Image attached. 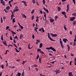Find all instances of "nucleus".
Segmentation results:
<instances>
[{
  "instance_id": "bb28decb",
  "label": "nucleus",
  "mask_w": 76,
  "mask_h": 76,
  "mask_svg": "<svg viewBox=\"0 0 76 76\" xmlns=\"http://www.w3.org/2000/svg\"><path fill=\"white\" fill-rule=\"evenodd\" d=\"M41 29H42V31L43 32H45V30H44V28H43V27H42L41 28Z\"/></svg>"
},
{
  "instance_id": "f257e3e1",
  "label": "nucleus",
  "mask_w": 76,
  "mask_h": 76,
  "mask_svg": "<svg viewBox=\"0 0 76 76\" xmlns=\"http://www.w3.org/2000/svg\"><path fill=\"white\" fill-rule=\"evenodd\" d=\"M48 38H49V39H50V41H55V40H53V39H52L51 37H50V34L49 33H48Z\"/></svg>"
},
{
  "instance_id": "49530a36",
  "label": "nucleus",
  "mask_w": 76,
  "mask_h": 76,
  "mask_svg": "<svg viewBox=\"0 0 76 76\" xmlns=\"http://www.w3.org/2000/svg\"><path fill=\"white\" fill-rule=\"evenodd\" d=\"M68 74L69 75H72V72H69Z\"/></svg>"
},
{
  "instance_id": "603ef678",
  "label": "nucleus",
  "mask_w": 76,
  "mask_h": 76,
  "mask_svg": "<svg viewBox=\"0 0 76 76\" xmlns=\"http://www.w3.org/2000/svg\"><path fill=\"white\" fill-rule=\"evenodd\" d=\"M13 41L14 43H16V41L15 40V39H13Z\"/></svg>"
},
{
  "instance_id": "a878e982",
  "label": "nucleus",
  "mask_w": 76,
  "mask_h": 76,
  "mask_svg": "<svg viewBox=\"0 0 76 76\" xmlns=\"http://www.w3.org/2000/svg\"><path fill=\"white\" fill-rule=\"evenodd\" d=\"M20 75H21V73L18 72L17 74V76H20Z\"/></svg>"
},
{
  "instance_id": "393cba45",
  "label": "nucleus",
  "mask_w": 76,
  "mask_h": 76,
  "mask_svg": "<svg viewBox=\"0 0 76 76\" xmlns=\"http://www.w3.org/2000/svg\"><path fill=\"white\" fill-rule=\"evenodd\" d=\"M7 10H9L10 9V7L9 6H7L6 8Z\"/></svg>"
},
{
  "instance_id": "de8ad7c7",
  "label": "nucleus",
  "mask_w": 76,
  "mask_h": 76,
  "mask_svg": "<svg viewBox=\"0 0 76 76\" xmlns=\"http://www.w3.org/2000/svg\"><path fill=\"white\" fill-rule=\"evenodd\" d=\"M14 45L16 48H18V47H17V45H16L15 44H14Z\"/></svg>"
},
{
  "instance_id": "7ed1b4c3",
  "label": "nucleus",
  "mask_w": 76,
  "mask_h": 76,
  "mask_svg": "<svg viewBox=\"0 0 76 76\" xmlns=\"http://www.w3.org/2000/svg\"><path fill=\"white\" fill-rule=\"evenodd\" d=\"M22 3H24V6H27V4L26 3V2L23 1H21Z\"/></svg>"
},
{
  "instance_id": "e433bc0d",
  "label": "nucleus",
  "mask_w": 76,
  "mask_h": 76,
  "mask_svg": "<svg viewBox=\"0 0 76 76\" xmlns=\"http://www.w3.org/2000/svg\"><path fill=\"white\" fill-rule=\"evenodd\" d=\"M32 1L34 4H35L36 2L35 0H32Z\"/></svg>"
},
{
  "instance_id": "e2e57ef3",
  "label": "nucleus",
  "mask_w": 76,
  "mask_h": 76,
  "mask_svg": "<svg viewBox=\"0 0 76 76\" xmlns=\"http://www.w3.org/2000/svg\"><path fill=\"white\" fill-rule=\"evenodd\" d=\"M12 16V17H15V15H14V14H13V15L12 14L11 15V16Z\"/></svg>"
},
{
  "instance_id": "2f4dec72",
  "label": "nucleus",
  "mask_w": 76,
  "mask_h": 76,
  "mask_svg": "<svg viewBox=\"0 0 76 76\" xmlns=\"http://www.w3.org/2000/svg\"><path fill=\"white\" fill-rule=\"evenodd\" d=\"M7 52H9V50H7L6 51V53H5V54H7Z\"/></svg>"
},
{
  "instance_id": "5701e85b",
  "label": "nucleus",
  "mask_w": 76,
  "mask_h": 76,
  "mask_svg": "<svg viewBox=\"0 0 76 76\" xmlns=\"http://www.w3.org/2000/svg\"><path fill=\"white\" fill-rule=\"evenodd\" d=\"M39 61L40 63H41V58L40 57L39 58Z\"/></svg>"
},
{
  "instance_id": "ea45409f",
  "label": "nucleus",
  "mask_w": 76,
  "mask_h": 76,
  "mask_svg": "<svg viewBox=\"0 0 76 76\" xmlns=\"http://www.w3.org/2000/svg\"><path fill=\"white\" fill-rule=\"evenodd\" d=\"M9 26H7L6 27V30L7 31V29H9Z\"/></svg>"
},
{
  "instance_id": "dca6fc26",
  "label": "nucleus",
  "mask_w": 76,
  "mask_h": 76,
  "mask_svg": "<svg viewBox=\"0 0 76 76\" xmlns=\"http://www.w3.org/2000/svg\"><path fill=\"white\" fill-rule=\"evenodd\" d=\"M61 13L62 15H66V12L64 11L62 12Z\"/></svg>"
},
{
  "instance_id": "c9c22d12",
  "label": "nucleus",
  "mask_w": 76,
  "mask_h": 76,
  "mask_svg": "<svg viewBox=\"0 0 76 76\" xmlns=\"http://www.w3.org/2000/svg\"><path fill=\"white\" fill-rule=\"evenodd\" d=\"M15 22V18H13L12 20V22Z\"/></svg>"
},
{
  "instance_id": "20e7f679",
  "label": "nucleus",
  "mask_w": 76,
  "mask_h": 76,
  "mask_svg": "<svg viewBox=\"0 0 76 76\" xmlns=\"http://www.w3.org/2000/svg\"><path fill=\"white\" fill-rule=\"evenodd\" d=\"M3 44L5 45V46H7V44L6 43V40H4L3 42Z\"/></svg>"
},
{
  "instance_id": "c756f323",
  "label": "nucleus",
  "mask_w": 76,
  "mask_h": 76,
  "mask_svg": "<svg viewBox=\"0 0 76 76\" xmlns=\"http://www.w3.org/2000/svg\"><path fill=\"white\" fill-rule=\"evenodd\" d=\"M41 51V50L40 49H37V51L38 52H39Z\"/></svg>"
},
{
  "instance_id": "aec40b11",
  "label": "nucleus",
  "mask_w": 76,
  "mask_h": 76,
  "mask_svg": "<svg viewBox=\"0 0 76 76\" xmlns=\"http://www.w3.org/2000/svg\"><path fill=\"white\" fill-rule=\"evenodd\" d=\"M58 19V16H56L55 17V20L56 21L57 20V19Z\"/></svg>"
},
{
  "instance_id": "473e14b6",
  "label": "nucleus",
  "mask_w": 76,
  "mask_h": 76,
  "mask_svg": "<svg viewBox=\"0 0 76 76\" xmlns=\"http://www.w3.org/2000/svg\"><path fill=\"white\" fill-rule=\"evenodd\" d=\"M28 49H31V48H30V44H29L28 45Z\"/></svg>"
},
{
  "instance_id": "7c9ffc66",
  "label": "nucleus",
  "mask_w": 76,
  "mask_h": 76,
  "mask_svg": "<svg viewBox=\"0 0 76 76\" xmlns=\"http://www.w3.org/2000/svg\"><path fill=\"white\" fill-rule=\"evenodd\" d=\"M3 35H2L1 38V40H2V41H3Z\"/></svg>"
},
{
  "instance_id": "c03bdc74",
  "label": "nucleus",
  "mask_w": 76,
  "mask_h": 76,
  "mask_svg": "<svg viewBox=\"0 0 76 76\" xmlns=\"http://www.w3.org/2000/svg\"><path fill=\"white\" fill-rule=\"evenodd\" d=\"M16 10H15V12H18V11L19 10V9H15Z\"/></svg>"
},
{
  "instance_id": "052dcab7",
  "label": "nucleus",
  "mask_w": 76,
  "mask_h": 76,
  "mask_svg": "<svg viewBox=\"0 0 76 76\" xmlns=\"http://www.w3.org/2000/svg\"><path fill=\"white\" fill-rule=\"evenodd\" d=\"M76 43L74 42L73 44V46H75V45H76Z\"/></svg>"
},
{
  "instance_id": "5fc2aeb1",
  "label": "nucleus",
  "mask_w": 76,
  "mask_h": 76,
  "mask_svg": "<svg viewBox=\"0 0 76 76\" xmlns=\"http://www.w3.org/2000/svg\"><path fill=\"white\" fill-rule=\"evenodd\" d=\"M1 67H2V69H3V68H4V65H2Z\"/></svg>"
},
{
  "instance_id": "39448f33",
  "label": "nucleus",
  "mask_w": 76,
  "mask_h": 76,
  "mask_svg": "<svg viewBox=\"0 0 76 76\" xmlns=\"http://www.w3.org/2000/svg\"><path fill=\"white\" fill-rule=\"evenodd\" d=\"M54 72H56V73L58 74L59 73H61V72H60V70L56 69V70H54Z\"/></svg>"
},
{
  "instance_id": "4468645a",
  "label": "nucleus",
  "mask_w": 76,
  "mask_h": 76,
  "mask_svg": "<svg viewBox=\"0 0 76 76\" xmlns=\"http://www.w3.org/2000/svg\"><path fill=\"white\" fill-rule=\"evenodd\" d=\"M51 47H52L51 46L49 48H46V50H51Z\"/></svg>"
},
{
  "instance_id": "cd10ccee",
  "label": "nucleus",
  "mask_w": 76,
  "mask_h": 76,
  "mask_svg": "<svg viewBox=\"0 0 76 76\" xmlns=\"http://www.w3.org/2000/svg\"><path fill=\"white\" fill-rule=\"evenodd\" d=\"M4 11H5V13H8V12H8V11H6V9H4Z\"/></svg>"
},
{
  "instance_id": "680f3d73",
  "label": "nucleus",
  "mask_w": 76,
  "mask_h": 76,
  "mask_svg": "<svg viewBox=\"0 0 76 76\" xmlns=\"http://www.w3.org/2000/svg\"><path fill=\"white\" fill-rule=\"evenodd\" d=\"M70 33L71 35H72V31H70Z\"/></svg>"
},
{
  "instance_id": "f8f14e48",
  "label": "nucleus",
  "mask_w": 76,
  "mask_h": 76,
  "mask_svg": "<svg viewBox=\"0 0 76 76\" xmlns=\"http://www.w3.org/2000/svg\"><path fill=\"white\" fill-rule=\"evenodd\" d=\"M23 37V34H21L20 36V39H22Z\"/></svg>"
},
{
  "instance_id": "864d4df0",
  "label": "nucleus",
  "mask_w": 76,
  "mask_h": 76,
  "mask_svg": "<svg viewBox=\"0 0 76 76\" xmlns=\"http://www.w3.org/2000/svg\"><path fill=\"white\" fill-rule=\"evenodd\" d=\"M10 40H11V41H12V37L11 36H10Z\"/></svg>"
},
{
  "instance_id": "a18cd8bd",
  "label": "nucleus",
  "mask_w": 76,
  "mask_h": 76,
  "mask_svg": "<svg viewBox=\"0 0 76 76\" xmlns=\"http://www.w3.org/2000/svg\"><path fill=\"white\" fill-rule=\"evenodd\" d=\"M45 11L47 12L48 13H49V11H48V9H46L45 10Z\"/></svg>"
},
{
  "instance_id": "13d9d810",
  "label": "nucleus",
  "mask_w": 76,
  "mask_h": 76,
  "mask_svg": "<svg viewBox=\"0 0 76 76\" xmlns=\"http://www.w3.org/2000/svg\"><path fill=\"white\" fill-rule=\"evenodd\" d=\"M64 17L65 18H67V16H66V14H65L64 15Z\"/></svg>"
},
{
  "instance_id": "6e6552de",
  "label": "nucleus",
  "mask_w": 76,
  "mask_h": 76,
  "mask_svg": "<svg viewBox=\"0 0 76 76\" xmlns=\"http://www.w3.org/2000/svg\"><path fill=\"white\" fill-rule=\"evenodd\" d=\"M49 20L50 22H51V23H53L54 21V19L51 18L49 19Z\"/></svg>"
},
{
  "instance_id": "a211bd4d",
  "label": "nucleus",
  "mask_w": 76,
  "mask_h": 76,
  "mask_svg": "<svg viewBox=\"0 0 76 76\" xmlns=\"http://www.w3.org/2000/svg\"><path fill=\"white\" fill-rule=\"evenodd\" d=\"M42 43H40L39 45V48H42Z\"/></svg>"
},
{
  "instance_id": "f704fd0d",
  "label": "nucleus",
  "mask_w": 76,
  "mask_h": 76,
  "mask_svg": "<svg viewBox=\"0 0 76 76\" xmlns=\"http://www.w3.org/2000/svg\"><path fill=\"white\" fill-rule=\"evenodd\" d=\"M35 29L34 28V29L35 30V31L36 32H37V29H38V28H37V27H35Z\"/></svg>"
},
{
  "instance_id": "f03ea898",
  "label": "nucleus",
  "mask_w": 76,
  "mask_h": 76,
  "mask_svg": "<svg viewBox=\"0 0 76 76\" xmlns=\"http://www.w3.org/2000/svg\"><path fill=\"white\" fill-rule=\"evenodd\" d=\"M1 1V4H2L3 6H5L6 4H5V1H3V0H0Z\"/></svg>"
},
{
  "instance_id": "4c0bfd02",
  "label": "nucleus",
  "mask_w": 76,
  "mask_h": 76,
  "mask_svg": "<svg viewBox=\"0 0 76 76\" xmlns=\"http://www.w3.org/2000/svg\"><path fill=\"white\" fill-rule=\"evenodd\" d=\"M39 57V55H38L37 56V59L38 60V58Z\"/></svg>"
},
{
  "instance_id": "9b49d317",
  "label": "nucleus",
  "mask_w": 76,
  "mask_h": 76,
  "mask_svg": "<svg viewBox=\"0 0 76 76\" xmlns=\"http://www.w3.org/2000/svg\"><path fill=\"white\" fill-rule=\"evenodd\" d=\"M51 50L53 51H54L55 52H56V49H55L54 48H53V47H51Z\"/></svg>"
},
{
  "instance_id": "2eb2a0df",
  "label": "nucleus",
  "mask_w": 76,
  "mask_h": 76,
  "mask_svg": "<svg viewBox=\"0 0 76 76\" xmlns=\"http://www.w3.org/2000/svg\"><path fill=\"white\" fill-rule=\"evenodd\" d=\"M57 36H58L57 34H54L52 36V37H57Z\"/></svg>"
},
{
  "instance_id": "9d476101",
  "label": "nucleus",
  "mask_w": 76,
  "mask_h": 76,
  "mask_svg": "<svg viewBox=\"0 0 76 76\" xmlns=\"http://www.w3.org/2000/svg\"><path fill=\"white\" fill-rule=\"evenodd\" d=\"M60 44H61V47L62 48H64V46H63V42H60Z\"/></svg>"
},
{
  "instance_id": "4d7b16f0",
  "label": "nucleus",
  "mask_w": 76,
  "mask_h": 76,
  "mask_svg": "<svg viewBox=\"0 0 76 76\" xmlns=\"http://www.w3.org/2000/svg\"><path fill=\"white\" fill-rule=\"evenodd\" d=\"M32 37L33 39H34V38H35V36H34V35H33L32 36Z\"/></svg>"
},
{
  "instance_id": "ddd939ff",
  "label": "nucleus",
  "mask_w": 76,
  "mask_h": 76,
  "mask_svg": "<svg viewBox=\"0 0 76 76\" xmlns=\"http://www.w3.org/2000/svg\"><path fill=\"white\" fill-rule=\"evenodd\" d=\"M36 44H38L39 42H40V40H39L38 39H37L36 40Z\"/></svg>"
},
{
  "instance_id": "3c124183",
  "label": "nucleus",
  "mask_w": 76,
  "mask_h": 76,
  "mask_svg": "<svg viewBox=\"0 0 76 76\" xmlns=\"http://www.w3.org/2000/svg\"><path fill=\"white\" fill-rule=\"evenodd\" d=\"M33 66L36 67H37V66H38V65H36V64H35L34 65H33Z\"/></svg>"
},
{
  "instance_id": "bf43d9fd",
  "label": "nucleus",
  "mask_w": 76,
  "mask_h": 76,
  "mask_svg": "<svg viewBox=\"0 0 76 76\" xmlns=\"http://www.w3.org/2000/svg\"><path fill=\"white\" fill-rule=\"evenodd\" d=\"M20 27L21 29H23V26H20Z\"/></svg>"
},
{
  "instance_id": "774afa93",
  "label": "nucleus",
  "mask_w": 76,
  "mask_h": 76,
  "mask_svg": "<svg viewBox=\"0 0 76 76\" xmlns=\"http://www.w3.org/2000/svg\"><path fill=\"white\" fill-rule=\"evenodd\" d=\"M68 76H73L72 74H71L70 75H69Z\"/></svg>"
},
{
  "instance_id": "09e8293b",
  "label": "nucleus",
  "mask_w": 76,
  "mask_h": 76,
  "mask_svg": "<svg viewBox=\"0 0 76 76\" xmlns=\"http://www.w3.org/2000/svg\"><path fill=\"white\" fill-rule=\"evenodd\" d=\"M44 16L45 19V20L46 21V14H44Z\"/></svg>"
},
{
  "instance_id": "a19ab883",
  "label": "nucleus",
  "mask_w": 76,
  "mask_h": 76,
  "mask_svg": "<svg viewBox=\"0 0 76 76\" xmlns=\"http://www.w3.org/2000/svg\"><path fill=\"white\" fill-rule=\"evenodd\" d=\"M40 53H41V54H44V52L42 51H40Z\"/></svg>"
},
{
  "instance_id": "37998d69",
  "label": "nucleus",
  "mask_w": 76,
  "mask_h": 76,
  "mask_svg": "<svg viewBox=\"0 0 76 76\" xmlns=\"http://www.w3.org/2000/svg\"><path fill=\"white\" fill-rule=\"evenodd\" d=\"M73 24L74 25H76V21H73Z\"/></svg>"
},
{
  "instance_id": "412c9836",
  "label": "nucleus",
  "mask_w": 76,
  "mask_h": 76,
  "mask_svg": "<svg viewBox=\"0 0 76 76\" xmlns=\"http://www.w3.org/2000/svg\"><path fill=\"white\" fill-rule=\"evenodd\" d=\"M58 12H60V10H61V8H60V7H58Z\"/></svg>"
},
{
  "instance_id": "f3484780",
  "label": "nucleus",
  "mask_w": 76,
  "mask_h": 76,
  "mask_svg": "<svg viewBox=\"0 0 76 76\" xmlns=\"http://www.w3.org/2000/svg\"><path fill=\"white\" fill-rule=\"evenodd\" d=\"M22 17L23 18H26V15H25L23 14H22Z\"/></svg>"
},
{
  "instance_id": "72a5a7b5",
  "label": "nucleus",
  "mask_w": 76,
  "mask_h": 76,
  "mask_svg": "<svg viewBox=\"0 0 76 76\" xmlns=\"http://www.w3.org/2000/svg\"><path fill=\"white\" fill-rule=\"evenodd\" d=\"M34 11H35L34 10H32V12H31V14H33V13H34Z\"/></svg>"
},
{
  "instance_id": "58836bf2",
  "label": "nucleus",
  "mask_w": 76,
  "mask_h": 76,
  "mask_svg": "<svg viewBox=\"0 0 76 76\" xmlns=\"http://www.w3.org/2000/svg\"><path fill=\"white\" fill-rule=\"evenodd\" d=\"M24 76V70L23 71V73L21 75V76Z\"/></svg>"
},
{
  "instance_id": "6e6d98bb",
  "label": "nucleus",
  "mask_w": 76,
  "mask_h": 76,
  "mask_svg": "<svg viewBox=\"0 0 76 76\" xmlns=\"http://www.w3.org/2000/svg\"><path fill=\"white\" fill-rule=\"evenodd\" d=\"M34 16H32L31 18V19L32 20H34Z\"/></svg>"
},
{
  "instance_id": "0eeeda50",
  "label": "nucleus",
  "mask_w": 76,
  "mask_h": 76,
  "mask_svg": "<svg viewBox=\"0 0 76 76\" xmlns=\"http://www.w3.org/2000/svg\"><path fill=\"white\" fill-rule=\"evenodd\" d=\"M67 9H66V12H68L69 10V4H67Z\"/></svg>"
},
{
  "instance_id": "423d86ee",
  "label": "nucleus",
  "mask_w": 76,
  "mask_h": 76,
  "mask_svg": "<svg viewBox=\"0 0 76 76\" xmlns=\"http://www.w3.org/2000/svg\"><path fill=\"white\" fill-rule=\"evenodd\" d=\"M63 41H64L65 43H66V42H67L66 41H68V40L64 38L63 39Z\"/></svg>"
},
{
  "instance_id": "338daca9",
  "label": "nucleus",
  "mask_w": 76,
  "mask_h": 76,
  "mask_svg": "<svg viewBox=\"0 0 76 76\" xmlns=\"http://www.w3.org/2000/svg\"><path fill=\"white\" fill-rule=\"evenodd\" d=\"M16 61H18H18H20V59H18L16 60Z\"/></svg>"
},
{
  "instance_id": "0e129e2a",
  "label": "nucleus",
  "mask_w": 76,
  "mask_h": 76,
  "mask_svg": "<svg viewBox=\"0 0 76 76\" xmlns=\"http://www.w3.org/2000/svg\"><path fill=\"white\" fill-rule=\"evenodd\" d=\"M2 75V72H1L0 73V76H1Z\"/></svg>"
},
{
  "instance_id": "4be33fe9",
  "label": "nucleus",
  "mask_w": 76,
  "mask_h": 76,
  "mask_svg": "<svg viewBox=\"0 0 76 76\" xmlns=\"http://www.w3.org/2000/svg\"><path fill=\"white\" fill-rule=\"evenodd\" d=\"M74 61V64L75 66H76V58H75Z\"/></svg>"
},
{
  "instance_id": "c85d7f7f",
  "label": "nucleus",
  "mask_w": 76,
  "mask_h": 76,
  "mask_svg": "<svg viewBox=\"0 0 76 76\" xmlns=\"http://www.w3.org/2000/svg\"><path fill=\"white\" fill-rule=\"evenodd\" d=\"M67 47L68 48V51H69L70 50V46L69 45H67Z\"/></svg>"
},
{
  "instance_id": "8fccbe9b",
  "label": "nucleus",
  "mask_w": 76,
  "mask_h": 76,
  "mask_svg": "<svg viewBox=\"0 0 76 76\" xmlns=\"http://www.w3.org/2000/svg\"><path fill=\"white\" fill-rule=\"evenodd\" d=\"M1 23H3V19L2 18H1Z\"/></svg>"
},
{
  "instance_id": "6ab92c4d",
  "label": "nucleus",
  "mask_w": 76,
  "mask_h": 76,
  "mask_svg": "<svg viewBox=\"0 0 76 76\" xmlns=\"http://www.w3.org/2000/svg\"><path fill=\"white\" fill-rule=\"evenodd\" d=\"M64 28L65 30H66V31H67V28H66V24H64Z\"/></svg>"
},
{
  "instance_id": "79ce46f5",
  "label": "nucleus",
  "mask_w": 76,
  "mask_h": 76,
  "mask_svg": "<svg viewBox=\"0 0 76 76\" xmlns=\"http://www.w3.org/2000/svg\"><path fill=\"white\" fill-rule=\"evenodd\" d=\"M16 50L17 53H19V51H20V50H19V51L18 50V49H17Z\"/></svg>"
},
{
  "instance_id": "b1692460",
  "label": "nucleus",
  "mask_w": 76,
  "mask_h": 76,
  "mask_svg": "<svg viewBox=\"0 0 76 76\" xmlns=\"http://www.w3.org/2000/svg\"><path fill=\"white\" fill-rule=\"evenodd\" d=\"M11 32L12 33V34H14L15 35H16V33L13 32V31H11Z\"/></svg>"
},
{
  "instance_id": "1a4fd4ad",
  "label": "nucleus",
  "mask_w": 76,
  "mask_h": 76,
  "mask_svg": "<svg viewBox=\"0 0 76 76\" xmlns=\"http://www.w3.org/2000/svg\"><path fill=\"white\" fill-rule=\"evenodd\" d=\"M75 19H76L75 17H72V18L70 19V20L71 21H73V20H74Z\"/></svg>"
},
{
  "instance_id": "69168bd1",
  "label": "nucleus",
  "mask_w": 76,
  "mask_h": 76,
  "mask_svg": "<svg viewBox=\"0 0 76 76\" xmlns=\"http://www.w3.org/2000/svg\"><path fill=\"white\" fill-rule=\"evenodd\" d=\"M40 13L41 14H42V12L41 10L40 11Z\"/></svg>"
}]
</instances>
